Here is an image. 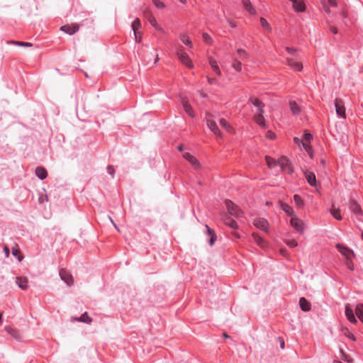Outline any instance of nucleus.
<instances>
[{
	"instance_id": "1",
	"label": "nucleus",
	"mask_w": 363,
	"mask_h": 363,
	"mask_svg": "<svg viewBox=\"0 0 363 363\" xmlns=\"http://www.w3.org/2000/svg\"><path fill=\"white\" fill-rule=\"evenodd\" d=\"M176 55L182 64L185 65L189 68H192L194 67L191 59L189 58L187 53L184 51V49L182 46L180 45L177 48Z\"/></svg>"
},
{
	"instance_id": "2",
	"label": "nucleus",
	"mask_w": 363,
	"mask_h": 363,
	"mask_svg": "<svg viewBox=\"0 0 363 363\" xmlns=\"http://www.w3.org/2000/svg\"><path fill=\"white\" fill-rule=\"evenodd\" d=\"M131 27L134 32L135 41L137 43H140L143 38V33L140 30L142 27L140 20L138 18L135 19L132 23Z\"/></svg>"
},
{
	"instance_id": "3",
	"label": "nucleus",
	"mask_w": 363,
	"mask_h": 363,
	"mask_svg": "<svg viewBox=\"0 0 363 363\" xmlns=\"http://www.w3.org/2000/svg\"><path fill=\"white\" fill-rule=\"evenodd\" d=\"M206 125L208 128L217 136L222 137V133L219 130L215 120L213 118V116L208 113L206 115Z\"/></svg>"
},
{
	"instance_id": "4",
	"label": "nucleus",
	"mask_w": 363,
	"mask_h": 363,
	"mask_svg": "<svg viewBox=\"0 0 363 363\" xmlns=\"http://www.w3.org/2000/svg\"><path fill=\"white\" fill-rule=\"evenodd\" d=\"M225 205H226L228 212L232 216H234L237 218L240 217L242 216V212L231 201H229V200L225 201Z\"/></svg>"
},
{
	"instance_id": "5",
	"label": "nucleus",
	"mask_w": 363,
	"mask_h": 363,
	"mask_svg": "<svg viewBox=\"0 0 363 363\" xmlns=\"http://www.w3.org/2000/svg\"><path fill=\"white\" fill-rule=\"evenodd\" d=\"M335 111L337 116L342 118H346V113H345V108L344 105V102L341 99H335Z\"/></svg>"
},
{
	"instance_id": "6",
	"label": "nucleus",
	"mask_w": 363,
	"mask_h": 363,
	"mask_svg": "<svg viewBox=\"0 0 363 363\" xmlns=\"http://www.w3.org/2000/svg\"><path fill=\"white\" fill-rule=\"evenodd\" d=\"M277 165H279L282 171L291 174L293 172L289 160L286 157H281L277 160Z\"/></svg>"
},
{
	"instance_id": "7",
	"label": "nucleus",
	"mask_w": 363,
	"mask_h": 363,
	"mask_svg": "<svg viewBox=\"0 0 363 363\" xmlns=\"http://www.w3.org/2000/svg\"><path fill=\"white\" fill-rule=\"evenodd\" d=\"M291 226L299 233L304 231V223L302 220L296 216H293L290 220Z\"/></svg>"
},
{
	"instance_id": "8",
	"label": "nucleus",
	"mask_w": 363,
	"mask_h": 363,
	"mask_svg": "<svg viewBox=\"0 0 363 363\" xmlns=\"http://www.w3.org/2000/svg\"><path fill=\"white\" fill-rule=\"evenodd\" d=\"M60 277L68 286H72L74 283L72 275L66 269H61L59 272Z\"/></svg>"
},
{
	"instance_id": "9",
	"label": "nucleus",
	"mask_w": 363,
	"mask_h": 363,
	"mask_svg": "<svg viewBox=\"0 0 363 363\" xmlns=\"http://www.w3.org/2000/svg\"><path fill=\"white\" fill-rule=\"evenodd\" d=\"M336 247L339 252L346 257L347 259H351L354 256L353 251L346 246H344L341 244H337Z\"/></svg>"
},
{
	"instance_id": "10",
	"label": "nucleus",
	"mask_w": 363,
	"mask_h": 363,
	"mask_svg": "<svg viewBox=\"0 0 363 363\" xmlns=\"http://www.w3.org/2000/svg\"><path fill=\"white\" fill-rule=\"evenodd\" d=\"M253 224L259 229L267 233L269 230V223L264 218H256L253 221Z\"/></svg>"
},
{
	"instance_id": "11",
	"label": "nucleus",
	"mask_w": 363,
	"mask_h": 363,
	"mask_svg": "<svg viewBox=\"0 0 363 363\" xmlns=\"http://www.w3.org/2000/svg\"><path fill=\"white\" fill-rule=\"evenodd\" d=\"M79 29V26L77 23H72L65 25L60 27V30L69 35H73L77 33Z\"/></svg>"
},
{
	"instance_id": "12",
	"label": "nucleus",
	"mask_w": 363,
	"mask_h": 363,
	"mask_svg": "<svg viewBox=\"0 0 363 363\" xmlns=\"http://www.w3.org/2000/svg\"><path fill=\"white\" fill-rule=\"evenodd\" d=\"M182 105L185 111V112L190 116L194 118L195 116L193 108L189 104L186 98H182L181 99Z\"/></svg>"
},
{
	"instance_id": "13",
	"label": "nucleus",
	"mask_w": 363,
	"mask_h": 363,
	"mask_svg": "<svg viewBox=\"0 0 363 363\" xmlns=\"http://www.w3.org/2000/svg\"><path fill=\"white\" fill-rule=\"evenodd\" d=\"M183 157L188 160L192 166H194L196 169H199L201 167L200 163L198 160L194 157L189 152H184L183 154Z\"/></svg>"
},
{
	"instance_id": "14",
	"label": "nucleus",
	"mask_w": 363,
	"mask_h": 363,
	"mask_svg": "<svg viewBox=\"0 0 363 363\" xmlns=\"http://www.w3.org/2000/svg\"><path fill=\"white\" fill-rule=\"evenodd\" d=\"M345 315L347 320L352 323H356L357 320L355 318L353 310L349 304L345 306Z\"/></svg>"
},
{
	"instance_id": "15",
	"label": "nucleus",
	"mask_w": 363,
	"mask_h": 363,
	"mask_svg": "<svg viewBox=\"0 0 363 363\" xmlns=\"http://www.w3.org/2000/svg\"><path fill=\"white\" fill-rule=\"evenodd\" d=\"M304 176L308 182V183L312 186H316L317 182H316V178L315 175L313 172L306 171L304 172Z\"/></svg>"
},
{
	"instance_id": "16",
	"label": "nucleus",
	"mask_w": 363,
	"mask_h": 363,
	"mask_svg": "<svg viewBox=\"0 0 363 363\" xmlns=\"http://www.w3.org/2000/svg\"><path fill=\"white\" fill-rule=\"evenodd\" d=\"M286 63L289 66L292 67L294 70L301 71L303 69V65L301 62H296L291 58H287Z\"/></svg>"
},
{
	"instance_id": "17",
	"label": "nucleus",
	"mask_w": 363,
	"mask_h": 363,
	"mask_svg": "<svg viewBox=\"0 0 363 363\" xmlns=\"http://www.w3.org/2000/svg\"><path fill=\"white\" fill-rule=\"evenodd\" d=\"M293 3V8L296 11L303 12L305 11V4L301 0H291Z\"/></svg>"
},
{
	"instance_id": "18",
	"label": "nucleus",
	"mask_w": 363,
	"mask_h": 363,
	"mask_svg": "<svg viewBox=\"0 0 363 363\" xmlns=\"http://www.w3.org/2000/svg\"><path fill=\"white\" fill-rule=\"evenodd\" d=\"M350 208L354 213L357 215H361L362 213L361 206L354 200H350Z\"/></svg>"
},
{
	"instance_id": "19",
	"label": "nucleus",
	"mask_w": 363,
	"mask_h": 363,
	"mask_svg": "<svg viewBox=\"0 0 363 363\" xmlns=\"http://www.w3.org/2000/svg\"><path fill=\"white\" fill-rule=\"evenodd\" d=\"M279 206L289 216H294V211L291 206L282 201L279 202Z\"/></svg>"
},
{
	"instance_id": "20",
	"label": "nucleus",
	"mask_w": 363,
	"mask_h": 363,
	"mask_svg": "<svg viewBox=\"0 0 363 363\" xmlns=\"http://www.w3.org/2000/svg\"><path fill=\"white\" fill-rule=\"evenodd\" d=\"M16 284L23 290L28 289V280L26 277H19L16 278Z\"/></svg>"
},
{
	"instance_id": "21",
	"label": "nucleus",
	"mask_w": 363,
	"mask_h": 363,
	"mask_svg": "<svg viewBox=\"0 0 363 363\" xmlns=\"http://www.w3.org/2000/svg\"><path fill=\"white\" fill-rule=\"evenodd\" d=\"M179 38H180V40L184 44H185L186 45H187L190 48H193V43H192L189 36L186 33H181L179 34Z\"/></svg>"
},
{
	"instance_id": "22",
	"label": "nucleus",
	"mask_w": 363,
	"mask_h": 363,
	"mask_svg": "<svg viewBox=\"0 0 363 363\" xmlns=\"http://www.w3.org/2000/svg\"><path fill=\"white\" fill-rule=\"evenodd\" d=\"M252 237L254 238L255 242L262 248H266L267 245L266 242L257 233H253Z\"/></svg>"
},
{
	"instance_id": "23",
	"label": "nucleus",
	"mask_w": 363,
	"mask_h": 363,
	"mask_svg": "<svg viewBox=\"0 0 363 363\" xmlns=\"http://www.w3.org/2000/svg\"><path fill=\"white\" fill-rule=\"evenodd\" d=\"M208 62L213 69V70L216 73L217 75L220 76L221 72L219 69V67L217 64V62L216 60H214L213 57H208Z\"/></svg>"
},
{
	"instance_id": "24",
	"label": "nucleus",
	"mask_w": 363,
	"mask_h": 363,
	"mask_svg": "<svg viewBox=\"0 0 363 363\" xmlns=\"http://www.w3.org/2000/svg\"><path fill=\"white\" fill-rule=\"evenodd\" d=\"M74 320L90 324L92 322V318L89 316L87 312L83 313L79 318H74Z\"/></svg>"
},
{
	"instance_id": "25",
	"label": "nucleus",
	"mask_w": 363,
	"mask_h": 363,
	"mask_svg": "<svg viewBox=\"0 0 363 363\" xmlns=\"http://www.w3.org/2000/svg\"><path fill=\"white\" fill-rule=\"evenodd\" d=\"M253 120L257 125H259L262 128L267 127L265 119L263 115H254Z\"/></svg>"
},
{
	"instance_id": "26",
	"label": "nucleus",
	"mask_w": 363,
	"mask_h": 363,
	"mask_svg": "<svg viewBox=\"0 0 363 363\" xmlns=\"http://www.w3.org/2000/svg\"><path fill=\"white\" fill-rule=\"evenodd\" d=\"M300 308L303 311H308L311 310V303L303 297L299 300Z\"/></svg>"
},
{
	"instance_id": "27",
	"label": "nucleus",
	"mask_w": 363,
	"mask_h": 363,
	"mask_svg": "<svg viewBox=\"0 0 363 363\" xmlns=\"http://www.w3.org/2000/svg\"><path fill=\"white\" fill-rule=\"evenodd\" d=\"M35 174L40 179H44L48 176L46 169L43 167H38L35 169Z\"/></svg>"
},
{
	"instance_id": "28",
	"label": "nucleus",
	"mask_w": 363,
	"mask_h": 363,
	"mask_svg": "<svg viewBox=\"0 0 363 363\" xmlns=\"http://www.w3.org/2000/svg\"><path fill=\"white\" fill-rule=\"evenodd\" d=\"M243 6L245 9L250 13V14H255L256 11L255 8L251 4V2L250 0H242Z\"/></svg>"
},
{
	"instance_id": "29",
	"label": "nucleus",
	"mask_w": 363,
	"mask_h": 363,
	"mask_svg": "<svg viewBox=\"0 0 363 363\" xmlns=\"http://www.w3.org/2000/svg\"><path fill=\"white\" fill-rule=\"evenodd\" d=\"M5 330L10 335H11L13 338L16 339V340H19L21 338V335L20 333H18V330H16V329L14 328H12L11 327H6L5 328Z\"/></svg>"
},
{
	"instance_id": "30",
	"label": "nucleus",
	"mask_w": 363,
	"mask_h": 363,
	"mask_svg": "<svg viewBox=\"0 0 363 363\" xmlns=\"http://www.w3.org/2000/svg\"><path fill=\"white\" fill-rule=\"evenodd\" d=\"M355 313L358 318L363 322V304L359 303L355 308Z\"/></svg>"
},
{
	"instance_id": "31",
	"label": "nucleus",
	"mask_w": 363,
	"mask_h": 363,
	"mask_svg": "<svg viewBox=\"0 0 363 363\" xmlns=\"http://www.w3.org/2000/svg\"><path fill=\"white\" fill-rule=\"evenodd\" d=\"M144 14H145V16L148 19L150 23L152 26H156V23H157L156 18L152 15L151 11H145Z\"/></svg>"
},
{
	"instance_id": "32",
	"label": "nucleus",
	"mask_w": 363,
	"mask_h": 363,
	"mask_svg": "<svg viewBox=\"0 0 363 363\" xmlns=\"http://www.w3.org/2000/svg\"><path fill=\"white\" fill-rule=\"evenodd\" d=\"M220 125L225 129L226 131L229 133H232L233 131V128L230 126V125L228 123V121L224 119L221 118L219 121Z\"/></svg>"
},
{
	"instance_id": "33",
	"label": "nucleus",
	"mask_w": 363,
	"mask_h": 363,
	"mask_svg": "<svg viewBox=\"0 0 363 363\" xmlns=\"http://www.w3.org/2000/svg\"><path fill=\"white\" fill-rule=\"evenodd\" d=\"M208 233L210 236L209 244L213 245L216 240V235L213 230H211L208 225H206Z\"/></svg>"
},
{
	"instance_id": "34",
	"label": "nucleus",
	"mask_w": 363,
	"mask_h": 363,
	"mask_svg": "<svg viewBox=\"0 0 363 363\" xmlns=\"http://www.w3.org/2000/svg\"><path fill=\"white\" fill-rule=\"evenodd\" d=\"M289 106H290L291 111H292V113L296 115L300 113V108L295 101H291L289 102Z\"/></svg>"
},
{
	"instance_id": "35",
	"label": "nucleus",
	"mask_w": 363,
	"mask_h": 363,
	"mask_svg": "<svg viewBox=\"0 0 363 363\" xmlns=\"http://www.w3.org/2000/svg\"><path fill=\"white\" fill-rule=\"evenodd\" d=\"M330 213L337 220H341L342 216L340 215V210L339 208H335L333 205L332 208L330 209Z\"/></svg>"
},
{
	"instance_id": "36",
	"label": "nucleus",
	"mask_w": 363,
	"mask_h": 363,
	"mask_svg": "<svg viewBox=\"0 0 363 363\" xmlns=\"http://www.w3.org/2000/svg\"><path fill=\"white\" fill-rule=\"evenodd\" d=\"M249 101L251 102L257 108L259 106H265L264 104L260 100L254 96H251L249 99Z\"/></svg>"
},
{
	"instance_id": "37",
	"label": "nucleus",
	"mask_w": 363,
	"mask_h": 363,
	"mask_svg": "<svg viewBox=\"0 0 363 363\" xmlns=\"http://www.w3.org/2000/svg\"><path fill=\"white\" fill-rule=\"evenodd\" d=\"M294 201L298 208H302L303 206V201L300 196L295 194L294 196Z\"/></svg>"
},
{
	"instance_id": "38",
	"label": "nucleus",
	"mask_w": 363,
	"mask_h": 363,
	"mask_svg": "<svg viewBox=\"0 0 363 363\" xmlns=\"http://www.w3.org/2000/svg\"><path fill=\"white\" fill-rule=\"evenodd\" d=\"M232 67L237 72H241V70H242V63L238 60H237V59H235L233 61Z\"/></svg>"
},
{
	"instance_id": "39",
	"label": "nucleus",
	"mask_w": 363,
	"mask_h": 363,
	"mask_svg": "<svg viewBox=\"0 0 363 363\" xmlns=\"http://www.w3.org/2000/svg\"><path fill=\"white\" fill-rule=\"evenodd\" d=\"M265 160H266L268 167L270 168H272L277 165V161L269 156H267L265 157Z\"/></svg>"
},
{
	"instance_id": "40",
	"label": "nucleus",
	"mask_w": 363,
	"mask_h": 363,
	"mask_svg": "<svg viewBox=\"0 0 363 363\" xmlns=\"http://www.w3.org/2000/svg\"><path fill=\"white\" fill-rule=\"evenodd\" d=\"M302 145L306 150V151L310 155L311 157H313V152H312V147L310 145V143L307 142H302Z\"/></svg>"
},
{
	"instance_id": "41",
	"label": "nucleus",
	"mask_w": 363,
	"mask_h": 363,
	"mask_svg": "<svg viewBox=\"0 0 363 363\" xmlns=\"http://www.w3.org/2000/svg\"><path fill=\"white\" fill-rule=\"evenodd\" d=\"M238 57L241 60H245L248 57L247 52L242 49H238Z\"/></svg>"
},
{
	"instance_id": "42",
	"label": "nucleus",
	"mask_w": 363,
	"mask_h": 363,
	"mask_svg": "<svg viewBox=\"0 0 363 363\" xmlns=\"http://www.w3.org/2000/svg\"><path fill=\"white\" fill-rule=\"evenodd\" d=\"M152 4L159 9H164L165 8V4L160 0H152Z\"/></svg>"
},
{
	"instance_id": "43",
	"label": "nucleus",
	"mask_w": 363,
	"mask_h": 363,
	"mask_svg": "<svg viewBox=\"0 0 363 363\" xmlns=\"http://www.w3.org/2000/svg\"><path fill=\"white\" fill-rule=\"evenodd\" d=\"M342 331L344 335L347 336L348 338L351 339L353 341L356 340V338L354 336V335L347 328L343 329Z\"/></svg>"
},
{
	"instance_id": "44",
	"label": "nucleus",
	"mask_w": 363,
	"mask_h": 363,
	"mask_svg": "<svg viewBox=\"0 0 363 363\" xmlns=\"http://www.w3.org/2000/svg\"><path fill=\"white\" fill-rule=\"evenodd\" d=\"M312 138H313L312 135L308 131L306 130L304 132L303 142L311 143V140H312Z\"/></svg>"
},
{
	"instance_id": "45",
	"label": "nucleus",
	"mask_w": 363,
	"mask_h": 363,
	"mask_svg": "<svg viewBox=\"0 0 363 363\" xmlns=\"http://www.w3.org/2000/svg\"><path fill=\"white\" fill-rule=\"evenodd\" d=\"M225 224L229 225L230 228H238V224L237 223L233 220H231V219H227L225 220Z\"/></svg>"
},
{
	"instance_id": "46",
	"label": "nucleus",
	"mask_w": 363,
	"mask_h": 363,
	"mask_svg": "<svg viewBox=\"0 0 363 363\" xmlns=\"http://www.w3.org/2000/svg\"><path fill=\"white\" fill-rule=\"evenodd\" d=\"M203 41L207 44H211L212 43V38L211 37L206 33H203Z\"/></svg>"
},
{
	"instance_id": "47",
	"label": "nucleus",
	"mask_w": 363,
	"mask_h": 363,
	"mask_svg": "<svg viewBox=\"0 0 363 363\" xmlns=\"http://www.w3.org/2000/svg\"><path fill=\"white\" fill-rule=\"evenodd\" d=\"M285 242L290 247H295L298 245V242L295 240H287Z\"/></svg>"
},
{
	"instance_id": "48",
	"label": "nucleus",
	"mask_w": 363,
	"mask_h": 363,
	"mask_svg": "<svg viewBox=\"0 0 363 363\" xmlns=\"http://www.w3.org/2000/svg\"><path fill=\"white\" fill-rule=\"evenodd\" d=\"M12 254L13 256H18V259L19 261H21L23 259V256L19 255L20 250L17 248H13L12 249Z\"/></svg>"
},
{
	"instance_id": "49",
	"label": "nucleus",
	"mask_w": 363,
	"mask_h": 363,
	"mask_svg": "<svg viewBox=\"0 0 363 363\" xmlns=\"http://www.w3.org/2000/svg\"><path fill=\"white\" fill-rule=\"evenodd\" d=\"M12 43L16 44V45H21V46H25V47H31L32 46V43H24V42H20V41H13Z\"/></svg>"
},
{
	"instance_id": "50",
	"label": "nucleus",
	"mask_w": 363,
	"mask_h": 363,
	"mask_svg": "<svg viewBox=\"0 0 363 363\" xmlns=\"http://www.w3.org/2000/svg\"><path fill=\"white\" fill-rule=\"evenodd\" d=\"M260 23H261L262 27H264V28H265L267 29L270 28L269 24L268 23V22L267 21V20L265 18H260Z\"/></svg>"
},
{
	"instance_id": "51",
	"label": "nucleus",
	"mask_w": 363,
	"mask_h": 363,
	"mask_svg": "<svg viewBox=\"0 0 363 363\" xmlns=\"http://www.w3.org/2000/svg\"><path fill=\"white\" fill-rule=\"evenodd\" d=\"M267 138H269V139H274L275 138V133L271 130H269L267 133V135H266Z\"/></svg>"
},
{
	"instance_id": "52",
	"label": "nucleus",
	"mask_w": 363,
	"mask_h": 363,
	"mask_svg": "<svg viewBox=\"0 0 363 363\" xmlns=\"http://www.w3.org/2000/svg\"><path fill=\"white\" fill-rule=\"evenodd\" d=\"M264 106L258 107L255 115H259V114L263 115L264 113Z\"/></svg>"
},
{
	"instance_id": "53",
	"label": "nucleus",
	"mask_w": 363,
	"mask_h": 363,
	"mask_svg": "<svg viewBox=\"0 0 363 363\" xmlns=\"http://www.w3.org/2000/svg\"><path fill=\"white\" fill-rule=\"evenodd\" d=\"M107 172L109 174H111V176H113L115 169L113 166L109 165L107 167Z\"/></svg>"
},
{
	"instance_id": "54",
	"label": "nucleus",
	"mask_w": 363,
	"mask_h": 363,
	"mask_svg": "<svg viewBox=\"0 0 363 363\" xmlns=\"http://www.w3.org/2000/svg\"><path fill=\"white\" fill-rule=\"evenodd\" d=\"M346 265H347V268L350 269V270H353L354 269V266H353V264H352L351 259H347V260Z\"/></svg>"
},
{
	"instance_id": "55",
	"label": "nucleus",
	"mask_w": 363,
	"mask_h": 363,
	"mask_svg": "<svg viewBox=\"0 0 363 363\" xmlns=\"http://www.w3.org/2000/svg\"><path fill=\"white\" fill-rule=\"evenodd\" d=\"M286 50L291 55H295V53L296 52V50L293 48L286 47Z\"/></svg>"
},
{
	"instance_id": "56",
	"label": "nucleus",
	"mask_w": 363,
	"mask_h": 363,
	"mask_svg": "<svg viewBox=\"0 0 363 363\" xmlns=\"http://www.w3.org/2000/svg\"><path fill=\"white\" fill-rule=\"evenodd\" d=\"M342 356H343L342 357L343 360H345V362H350L352 361L351 358L348 355L345 354L342 352Z\"/></svg>"
},
{
	"instance_id": "57",
	"label": "nucleus",
	"mask_w": 363,
	"mask_h": 363,
	"mask_svg": "<svg viewBox=\"0 0 363 363\" xmlns=\"http://www.w3.org/2000/svg\"><path fill=\"white\" fill-rule=\"evenodd\" d=\"M207 79L210 84H217V80L215 78L207 77Z\"/></svg>"
},
{
	"instance_id": "58",
	"label": "nucleus",
	"mask_w": 363,
	"mask_h": 363,
	"mask_svg": "<svg viewBox=\"0 0 363 363\" xmlns=\"http://www.w3.org/2000/svg\"><path fill=\"white\" fill-rule=\"evenodd\" d=\"M280 254L284 257L288 256L287 250L285 248H282L279 250Z\"/></svg>"
},
{
	"instance_id": "59",
	"label": "nucleus",
	"mask_w": 363,
	"mask_h": 363,
	"mask_svg": "<svg viewBox=\"0 0 363 363\" xmlns=\"http://www.w3.org/2000/svg\"><path fill=\"white\" fill-rule=\"evenodd\" d=\"M329 30H330V32H332L334 34H337V29L335 26H330Z\"/></svg>"
},
{
	"instance_id": "60",
	"label": "nucleus",
	"mask_w": 363,
	"mask_h": 363,
	"mask_svg": "<svg viewBox=\"0 0 363 363\" xmlns=\"http://www.w3.org/2000/svg\"><path fill=\"white\" fill-rule=\"evenodd\" d=\"M4 251L6 257H9V247L6 245L4 246Z\"/></svg>"
},
{
	"instance_id": "61",
	"label": "nucleus",
	"mask_w": 363,
	"mask_h": 363,
	"mask_svg": "<svg viewBox=\"0 0 363 363\" xmlns=\"http://www.w3.org/2000/svg\"><path fill=\"white\" fill-rule=\"evenodd\" d=\"M328 3H329L331 6H335H335H337V2H336V1H335V0H328Z\"/></svg>"
},
{
	"instance_id": "62",
	"label": "nucleus",
	"mask_w": 363,
	"mask_h": 363,
	"mask_svg": "<svg viewBox=\"0 0 363 363\" xmlns=\"http://www.w3.org/2000/svg\"><path fill=\"white\" fill-rule=\"evenodd\" d=\"M279 340L280 342V347L281 349H284V341L282 338L279 337Z\"/></svg>"
},
{
	"instance_id": "63",
	"label": "nucleus",
	"mask_w": 363,
	"mask_h": 363,
	"mask_svg": "<svg viewBox=\"0 0 363 363\" xmlns=\"http://www.w3.org/2000/svg\"><path fill=\"white\" fill-rule=\"evenodd\" d=\"M153 27H155L157 30H160L161 32H163V29L158 25L157 23H156V26H152Z\"/></svg>"
},
{
	"instance_id": "64",
	"label": "nucleus",
	"mask_w": 363,
	"mask_h": 363,
	"mask_svg": "<svg viewBox=\"0 0 363 363\" xmlns=\"http://www.w3.org/2000/svg\"><path fill=\"white\" fill-rule=\"evenodd\" d=\"M294 141L296 143H297V144H299V143H300V142H301L300 139H299L298 138H296V137L294 138Z\"/></svg>"
}]
</instances>
